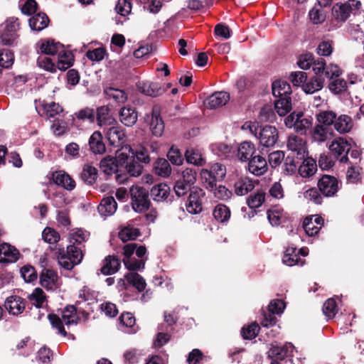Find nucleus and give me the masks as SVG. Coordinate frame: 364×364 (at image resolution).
<instances>
[{"instance_id":"obj_1","label":"nucleus","mask_w":364,"mask_h":364,"mask_svg":"<svg viewBox=\"0 0 364 364\" xmlns=\"http://www.w3.org/2000/svg\"><path fill=\"white\" fill-rule=\"evenodd\" d=\"M134 151L129 144L122 145L115 151V179L124 183L131 176H139L142 173L143 166L134 160Z\"/></svg>"},{"instance_id":"obj_2","label":"nucleus","mask_w":364,"mask_h":364,"mask_svg":"<svg viewBox=\"0 0 364 364\" xmlns=\"http://www.w3.org/2000/svg\"><path fill=\"white\" fill-rule=\"evenodd\" d=\"M242 128L248 129L259 139L260 144L267 148L274 146L279 138L278 131L273 126H265L261 128L257 122H246Z\"/></svg>"},{"instance_id":"obj_3","label":"nucleus","mask_w":364,"mask_h":364,"mask_svg":"<svg viewBox=\"0 0 364 364\" xmlns=\"http://www.w3.org/2000/svg\"><path fill=\"white\" fill-rule=\"evenodd\" d=\"M57 254L58 263L67 270H71L75 265L79 264L83 258L82 250L74 243L67 247L66 252L64 249H59Z\"/></svg>"},{"instance_id":"obj_4","label":"nucleus","mask_w":364,"mask_h":364,"mask_svg":"<svg viewBox=\"0 0 364 364\" xmlns=\"http://www.w3.org/2000/svg\"><path fill=\"white\" fill-rule=\"evenodd\" d=\"M284 124L288 128H293L299 134H305L313 124V118L303 112H293L284 119Z\"/></svg>"},{"instance_id":"obj_5","label":"nucleus","mask_w":364,"mask_h":364,"mask_svg":"<svg viewBox=\"0 0 364 364\" xmlns=\"http://www.w3.org/2000/svg\"><path fill=\"white\" fill-rule=\"evenodd\" d=\"M20 23L18 18H8L4 23V28L0 33L1 42L4 46H16L18 45Z\"/></svg>"},{"instance_id":"obj_6","label":"nucleus","mask_w":364,"mask_h":364,"mask_svg":"<svg viewBox=\"0 0 364 364\" xmlns=\"http://www.w3.org/2000/svg\"><path fill=\"white\" fill-rule=\"evenodd\" d=\"M360 6V2L356 0H349L343 4L337 3L332 8V16L338 22H344L351 14H355Z\"/></svg>"},{"instance_id":"obj_7","label":"nucleus","mask_w":364,"mask_h":364,"mask_svg":"<svg viewBox=\"0 0 364 364\" xmlns=\"http://www.w3.org/2000/svg\"><path fill=\"white\" fill-rule=\"evenodd\" d=\"M130 196L132 208L135 212L143 213L149 210L151 203L146 189L138 186H133L130 188Z\"/></svg>"},{"instance_id":"obj_8","label":"nucleus","mask_w":364,"mask_h":364,"mask_svg":"<svg viewBox=\"0 0 364 364\" xmlns=\"http://www.w3.org/2000/svg\"><path fill=\"white\" fill-rule=\"evenodd\" d=\"M136 249V243H129L123 247L122 261L125 267L129 271H141L145 267L146 259H136L133 257Z\"/></svg>"},{"instance_id":"obj_9","label":"nucleus","mask_w":364,"mask_h":364,"mask_svg":"<svg viewBox=\"0 0 364 364\" xmlns=\"http://www.w3.org/2000/svg\"><path fill=\"white\" fill-rule=\"evenodd\" d=\"M341 186L338 180L330 175H323L318 181L319 191L326 197L333 196Z\"/></svg>"},{"instance_id":"obj_10","label":"nucleus","mask_w":364,"mask_h":364,"mask_svg":"<svg viewBox=\"0 0 364 364\" xmlns=\"http://www.w3.org/2000/svg\"><path fill=\"white\" fill-rule=\"evenodd\" d=\"M128 285H132L139 291H142L145 289L146 284L141 275L136 272H129L125 274L124 279H120L117 282L119 291L126 289Z\"/></svg>"},{"instance_id":"obj_11","label":"nucleus","mask_w":364,"mask_h":364,"mask_svg":"<svg viewBox=\"0 0 364 364\" xmlns=\"http://www.w3.org/2000/svg\"><path fill=\"white\" fill-rule=\"evenodd\" d=\"M205 196L203 189L193 187L191 191L186 204L187 211L191 214H197L202 210V198Z\"/></svg>"},{"instance_id":"obj_12","label":"nucleus","mask_w":364,"mask_h":364,"mask_svg":"<svg viewBox=\"0 0 364 364\" xmlns=\"http://www.w3.org/2000/svg\"><path fill=\"white\" fill-rule=\"evenodd\" d=\"M350 149V144L342 137H338L333 139L329 145L330 151L336 156V157L342 156L340 159L341 162H346L348 161L347 154Z\"/></svg>"},{"instance_id":"obj_13","label":"nucleus","mask_w":364,"mask_h":364,"mask_svg":"<svg viewBox=\"0 0 364 364\" xmlns=\"http://www.w3.org/2000/svg\"><path fill=\"white\" fill-rule=\"evenodd\" d=\"M287 146L289 151L296 154L301 159H304L306 154V141L295 134H291L288 137Z\"/></svg>"},{"instance_id":"obj_14","label":"nucleus","mask_w":364,"mask_h":364,"mask_svg":"<svg viewBox=\"0 0 364 364\" xmlns=\"http://www.w3.org/2000/svg\"><path fill=\"white\" fill-rule=\"evenodd\" d=\"M137 87L141 93L152 97L160 96L166 92V89L159 83L150 81L139 82Z\"/></svg>"},{"instance_id":"obj_15","label":"nucleus","mask_w":364,"mask_h":364,"mask_svg":"<svg viewBox=\"0 0 364 364\" xmlns=\"http://www.w3.org/2000/svg\"><path fill=\"white\" fill-rule=\"evenodd\" d=\"M20 257L19 251L9 243L0 245V263L16 262Z\"/></svg>"},{"instance_id":"obj_16","label":"nucleus","mask_w":364,"mask_h":364,"mask_svg":"<svg viewBox=\"0 0 364 364\" xmlns=\"http://www.w3.org/2000/svg\"><path fill=\"white\" fill-rule=\"evenodd\" d=\"M26 301L19 296H10L6 298L4 306L9 314L18 315L21 314L26 308Z\"/></svg>"},{"instance_id":"obj_17","label":"nucleus","mask_w":364,"mask_h":364,"mask_svg":"<svg viewBox=\"0 0 364 364\" xmlns=\"http://www.w3.org/2000/svg\"><path fill=\"white\" fill-rule=\"evenodd\" d=\"M295 348L290 343H286L282 346H273L268 352V356L272 359L282 360L288 356H294Z\"/></svg>"},{"instance_id":"obj_18","label":"nucleus","mask_w":364,"mask_h":364,"mask_svg":"<svg viewBox=\"0 0 364 364\" xmlns=\"http://www.w3.org/2000/svg\"><path fill=\"white\" fill-rule=\"evenodd\" d=\"M229 100V93L224 91L215 92L205 100V105L208 108L215 109L226 105Z\"/></svg>"},{"instance_id":"obj_19","label":"nucleus","mask_w":364,"mask_h":364,"mask_svg":"<svg viewBox=\"0 0 364 364\" xmlns=\"http://www.w3.org/2000/svg\"><path fill=\"white\" fill-rule=\"evenodd\" d=\"M267 162L261 156L258 155L252 157L248 163V170L255 176H262L267 171Z\"/></svg>"},{"instance_id":"obj_20","label":"nucleus","mask_w":364,"mask_h":364,"mask_svg":"<svg viewBox=\"0 0 364 364\" xmlns=\"http://www.w3.org/2000/svg\"><path fill=\"white\" fill-rule=\"evenodd\" d=\"M323 220L321 217L312 215L305 218L303 228L309 236H314L318 232L323 225Z\"/></svg>"},{"instance_id":"obj_21","label":"nucleus","mask_w":364,"mask_h":364,"mask_svg":"<svg viewBox=\"0 0 364 364\" xmlns=\"http://www.w3.org/2000/svg\"><path fill=\"white\" fill-rule=\"evenodd\" d=\"M53 182L68 191H72L75 188V181L63 171H55L53 173Z\"/></svg>"},{"instance_id":"obj_22","label":"nucleus","mask_w":364,"mask_h":364,"mask_svg":"<svg viewBox=\"0 0 364 364\" xmlns=\"http://www.w3.org/2000/svg\"><path fill=\"white\" fill-rule=\"evenodd\" d=\"M255 183L252 179L247 176H241L237 178L234 184V191L237 196H245L252 191Z\"/></svg>"},{"instance_id":"obj_23","label":"nucleus","mask_w":364,"mask_h":364,"mask_svg":"<svg viewBox=\"0 0 364 364\" xmlns=\"http://www.w3.org/2000/svg\"><path fill=\"white\" fill-rule=\"evenodd\" d=\"M50 19L46 14L39 12L29 19V26L31 30L41 31L48 27Z\"/></svg>"},{"instance_id":"obj_24","label":"nucleus","mask_w":364,"mask_h":364,"mask_svg":"<svg viewBox=\"0 0 364 364\" xmlns=\"http://www.w3.org/2000/svg\"><path fill=\"white\" fill-rule=\"evenodd\" d=\"M57 280L58 274L53 269L45 268L40 274V284L47 289H52Z\"/></svg>"},{"instance_id":"obj_25","label":"nucleus","mask_w":364,"mask_h":364,"mask_svg":"<svg viewBox=\"0 0 364 364\" xmlns=\"http://www.w3.org/2000/svg\"><path fill=\"white\" fill-rule=\"evenodd\" d=\"M317 171V165L312 158L304 159L302 164L299 166L298 171L303 178H309L314 176Z\"/></svg>"},{"instance_id":"obj_26","label":"nucleus","mask_w":364,"mask_h":364,"mask_svg":"<svg viewBox=\"0 0 364 364\" xmlns=\"http://www.w3.org/2000/svg\"><path fill=\"white\" fill-rule=\"evenodd\" d=\"M256 149L253 144L244 141L238 146L237 157L241 161H250Z\"/></svg>"},{"instance_id":"obj_27","label":"nucleus","mask_w":364,"mask_h":364,"mask_svg":"<svg viewBox=\"0 0 364 364\" xmlns=\"http://www.w3.org/2000/svg\"><path fill=\"white\" fill-rule=\"evenodd\" d=\"M90 150L95 154H102L105 151V145L102 141V136L100 132H95L89 139Z\"/></svg>"},{"instance_id":"obj_28","label":"nucleus","mask_w":364,"mask_h":364,"mask_svg":"<svg viewBox=\"0 0 364 364\" xmlns=\"http://www.w3.org/2000/svg\"><path fill=\"white\" fill-rule=\"evenodd\" d=\"M62 320L67 326L77 324L80 320L77 314V308L73 305L67 306L62 311Z\"/></svg>"},{"instance_id":"obj_29","label":"nucleus","mask_w":364,"mask_h":364,"mask_svg":"<svg viewBox=\"0 0 364 364\" xmlns=\"http://www.w3.org/2000/svg\"><path fill=\"white\" fill-rule=\"evenodd\" d=\"M324 80L321 76H315L304 83L303 90L307 94H312L321 90L323 87Z\"/></svg>"},{"instance_id":"obj_30","label":"nucleus","mask_w":364,"mask_h":364,"mask_svg":"<svg viewBox=\"0 0 364 364\" xmlns=\"http://www.w3.org/2000/svg\"><path fill=\"white\" fill-rule=\"evenodd\" d=\"M291 92L289 83L283 80H277L272 84V94L276 97H289Z\"/></svg>"},{"instance_id":"obj_31","label":"nucleus","mask_w":364,"mask_h":364,"mask_svg":"<svg viewBox=\"0 0 364 364\" xmlns=\"http://www.w3.org/2000/svg\"><path fill=\"white\" fill-rule=\"evenodd\" d=\"M283 262L288 266H294L296 264H304V261L299 257V252L295 247H288L282 258Z\"/></svg>"},{"instance_id":"obj_32","label":"nucleus","mask_w":364,"mask_h":364,"mask_svg":"<svg viewBox=\"0 0 364 364\" xmlns=\"http://www.w3.org/2000/svg\"><path fill=\"white\" fill-rule=\"evenodd\" d=\"M119 120L125 126H132L137 120V114L132 107H124L119 112Z\"/></svg>"},{"instance_id":"obj_33","label":"nucleus","mask_w":364,"mask_h":364,"mask_svg":"<svg viewBox=\"0 0 364 364\" xmlns=\"http://www.w3.org/2000/svg\"><path fill=\"white\" fill-rule=\"evenodd\" d=\"M83 182L87 185H92L97 178V169L90 164H85L80 174Z\"/></svg>"},{"instance_id":"obj_34","label":"nucleus","mask_w":364,"mask_h":364,"mask_svg":"<svg viewBox=\"0 0 364 364\" xmlns=\"http://www.w3.org/2000/svg\"><path fill=\"white\" fill-rule=\"evenodd\" d=\"M150 129L156 136H161L164 131V124L159 114L153 110L150 122Z\"/></svg>"},{"instance_id":"obj_35","label":"nucleus","mask_w":364,"mask_h":364,"mask_svg":"<svg viewBox=\"0 0 364 364\" xmlns=\"http://www.w3.org/2000/svg\"><path fill=\"white\" fill-rule=\"evenodd\" d=\"M109 105H103L97 107L96 111V119L99 124H111L114 121L110 114Z\"/></svg>"},{"instance_id":"obj_36","label":"nucleus","mask_w":364,"mask_h":364,"mask_svg":"<svg viewBox=\"0 0 364 364\" xmlns=\"http://www.w3.org/2000/svg\"><path fill=\"white\" fill-rule=\"evenodd\" d=\"M185 157L186 161L196 166H203L204 164V159L203 157L200 150L197 148H188L185 152Z\"/></svg>"},{"instance_id":"obj_37","label":"nucleus","mask_w":364,"mask_h":364,"mask_svg":"<svg viewBox=\"0 0 364 364\" xmlns=\"http://www.w3.org/2000/svg\"><path fill=\"white\" fill-rule=\"evenodd\" d=\"M169 192L170 188L166 183H159L151 188V196L154 200L160 202L168 198Z\"/></svg>"},{"instance_id":"obj_38","label":"nucleus","mask_w":364,"mask_h":364,"mask_svg":"<svg viewBox=\"0 0 364 364\" xmlns=\"http://www.w3.org/2000/svg\"><path fill=\"white\" fill-rule=\"evenodd\" d=\"M63 46L60 43H55L53 39H48L43 41L41 43L40 50L41 53L44 55H54L58 53L60 48H63Z\"/></svg>"},{"instance_id":"obj_39","label":"nucleus","mask_w":364,"mask_h":364,"mask_svg":"<svg viewBox=\"0 0 364 364\" xmlns=\"http://www.w3.org/2000/svg\"><path fill=\"white\" fill-rule=\"evenodd\" d=\"M353 127L351 118L346 114H342L336 118L334 127L341 134L348 132Z\"/></svg>"},{"instance_id":"obj_40","label":"nucleus","mask_w":364,"mask_h":364,"mask_svg":"<svg viewBox=\"0 0 364 364\" xmlns=\"http://www.w3.org/2000/svg\"><path fill=\"white\" fill-rule=\"evenodd\" d=\"M113 202L114 197L112 196L104 198L97 207L99 213L105 218L114 214V205L112 204Z\"/></svg>"},{"instance_id":"obj_41","label":"nucleus","mask_w":364,"mask_h":364,"mask_svg":"<svg viewBox=\"0 0 364 364\" xmlns=\"http://www.w3.org/2000/svg\"><path fill=\"white\" fill-rule=\"evenodd\" d=\"M331 130L322 124H317L312 131V138L315 141L321 143L326 141L331 134Z\"/></svg>"},{"instance_id":"obj_42","label":"nucleus","mask_w":364,"mask_h":364,"mask_svg":"<svg viewBox=\"0 0 364 364\" xmlns=\"http://www.w3.org/2000/svg\"><path fill=\"white\" fill-rule=\"evenodd\" d=\"M215 219L220 223H225L230 218V210L229 208L223 204L217 205L213 212Z\"/></svg>"},{"instance_id":"obj_43","label":"nucleus","mask_w":364,"mask_h":364,"mask_svg":"<svg viewBox=\"0 0 364 364\" xmlns=\"http://www.w3.org/2000/svg\"><path fill=\"white\" fill-rule=\"evenodd\" d=\"M140 235L139 230L127 225L119 232V237L123 241L134 240Z\"/></svg>"},{"instance_id":"obj_44","label":"nucleus","mask_w":364,"mask_h":364,"mask_svg":"<svg viewBox=\"0 0 364 364\" xmlns=\"http://www.w3.org/2000/svg\"><path fill=\"white\" fill-rule=\"evenodd\" d=\"M156 174L161 177H168L171 173V168L167 160L159 159L154 166Z\"/></svg>"},{"instance_id":"obj_45","label":"nucleus","mask_w":364,"mask_h":364,"mask_svg":"<svg viewBox=\"0 0 364 364\" xmlns=\"http://www.w3.org/2000/svg\"><path fill=\"white\" fill-rule=\"evenodd\" d=\"M275 109L279 116L286 115L291 109V103L289 97H282L276 101Z\"/></svg>"},{"instance_id":"obj_46","label":"nucleus","mask_w":364,"mask_h":364,"mask_svg":"<svg viewBox=\"0 0 364 364\" xmlns=\"http://www.w3.org/2000/svg\"><path fill=\"white\" fill-rule=\"evenodd\" d=\"M336 118V114L333 111H322L320 112L316 115L317 121L318 122V124H322L325 126H329L331 124H334L335 120Z\"/></svg>"},{"instance_id":"obj_47","label":"nucleus","mask_w":364,"mask_h":364,"mask_svg":"<svg viewBox=\"0 0 364 364\" xmlns=\"http://www.w3.org/2000/svg\"><path fill=\"white\" fill-rule=\"evenodd\" d=\"M329 80L330 82L328 84V88L334 94H339L344 91L347 87L346 81L342 78H340V77L331 79Z\"/></svg>"},{"instance_id":"obj_48","label":"nucleus","mask_w":364,"mask_h":364,"mask_svg":"<svg viewBox=\"0 0 364 364\" xmlns=\"http://www.w3.org/2000/svg\"><path fill=\"white\" fill-rule=\"evenodd\" d=\"M14 60V53L9 49H2L0 51V66L4 68L11 67Z\"/></svg>"},{"instance_id":"obj_49","label":"nucleus","mask_w":364,"mask_h":364,"mask_svg":"<svg viewBox=\"0 0 364 364\" xmlns=\"http://www.w3.org/2000/svg\"><path fill=\"white\" fill-rule=\"evenodd\" d=\"M200 177L204 186L209 190H213L216 186V178L212 175L209 170L203 168L200 171Z\"/></svg>"},{"instance_id":"obj_50","label":"nucleus","mask_w":364,"mask_h":364,"mask_svg":"<svg viewBox=\"0 0 364 364\" xmlns=\"http://www.w3.org/2000/svg\"><path fill=\"white\" fill-rule=\"evenodd\" d=\"M323 312L328 319L333 318L336 316L338 312V308L333 299H328L323 304Z\"/></svg>"},{"instance_id":"obj_51","label":"nucleus","mask_w":364,"mask_h":364,"mask_svg":"<svg viewBox=\"0 0 364 364\" xmlns=\"http://www.w3.org/2000/svg\"><path fill=\"white\" fill-rule=\"evenodd\" d=\"M283 211L277 208H274L267 211V218L272 226L279 225L283 219Z\"/></svg>"},{"instance_id":"obj_52","label":"nucleus","mask_w":364,"mask_h":364,"mask_svg":"<svg viewBox=\"0 0 364 364\" xmlns=\"http://www.w3.org/2000/svg\"><path fill=\"white\" fill-rule=\"evenodd\" d=\"M42 237L46 242L55 244L60 240V234L52 228H46L42 232Z\"/></svg>"},{"instance_id":"obj_53","label":"nucleus","mask_w":364,"mask_h":364,"mask_svg":"<svg viewBox=\"0 0 364 364\" xmlns=\"http://www.w3.org/2000/svg\"><path fill=\"white\" fill-rule=\"evenodd\" d=\"M48 318L53 328H56L58 331V333L63 336H67V332L64 328V322L62 318H60L58 315L55 314H49L48 315Z\"/></svg>"},{"instance_id":"obj_54","label":"nucleus","mask_w":364,"mask_h":364,"mask_svg":"<svg viewBox=\"0 0 364 364\" xmlns=\"http://www.w3.org/2000/svg\"><path fill=\"white\" fill-rule=\"evenodd\" d=\"M37 65L44 70L50 73L56 71V65L50 57L46 55H40L37 59Z\"/></svg>"},{"instance_id":"obj_55","label":"nucleus","mask_w":364,"mask_h":364,"mask_svg":"<svg viewBox=\"0 0 364 364\" xmlns=\"http://www.w3.org/2000/svg\"><path fill=\"white\" fill-rule=\"evenodd\" d=\"M114 156L108 155L102 159L100 163L101 171L107 176H111L113 173Z\"/></svg>"},{"instance_id":"obj_56","label":"nucleus","mask_w":364,"mask_h":364,"mask_svg":"<svg viewBox=\"0 0 364 364\" xmlns=\"http://www.w3.org/2000/svg\"><path fill=\"white\" fill-rule=\"evenodd\" d=\"M42 107L48 118L54 117L63 111L62 107L58 103H55L54 102L50 103H43Z\"/></svg>"},{"instance_id":"obj_57","label":"nucleus","mask_w":364,"mask_h":364,"mask_svg":"<svg viewBox=\"0 0 364 364\" xmlns=\"http://www.w3.org/2000/svg\"><path fill=\"white\" fill-rule=\"evenodd\" d=\"M282 166V172L285 175H293L297 168V163L295 161L293 156H288L285 159Z\"/></svg>"},{"instance_id":"obj_58","label":"nucleus","mask_w":364,"mask_h":364,"mask_svg":"<svg viewBox=\"0 0 364 364\" xmlns=\"http://www.w3.org/2000/svg\"><path fill=\"white\" fill-rule=\"evenodd\" d=\"M114 262V255L107 256L102 262V267L99 269L101 274L107 276L114 274V267L112 262Z\"/></svg>"},{"instance_id":"obj_59","label":"nucleus","mask_w":364,"mask_h":364,"mask_svg":"<svg viewBox=\"0 0 364 364\" xmlns=\"http://www.w3.org/2000/svg\"><path fill=\"white\" fill-rule=\"evenodd\" d=\"M75 115L80 120H87L91 123L94 122L96 119L95 110L90 107H85L80 109L79 112H76Z\"/></svg>"},{"instance_id":"obj_60","label":"nucleus","mask_w":364,"mask_h":364,"mask_svg":"<svg viewBox=\"0 0 364 364\" xmlns=\"http://www.w3.org/2000/svg\"><path fill=\"white\" fill-rule=\"evenodd\" d=\"M21 276L26 282H32L37 279V272L31 265H25L21 269Z\"/></svg>"},{"instance_id":"obj_61","label":"nucleus","mask_w":364,"mask_h":364,"mask_svg":"<svg viewBox=\"0 0 364 364\" xmlns=\"http://www.w3.org/2000/svg\"><path fill=\"white\" fill-rule=\"evenodd\" d=\"M28 298L31 301H33V304L39 309L43 306L46 299V295L41 289L36 288Z\"/></svg>"},{"instance_id":"obj_62","label":"nucleus","mask_w":364,"mask_h":364,"mask_svg":"<svg viewBox=\"0 0 364 364\" xmlns=\"http://www.w3.org/2000/svg\"><path fill=\"white\" fill-rule=\"evenodd\" d=\"M213 195L219 200H225L229 199L232 196V191L228 190L225 186L220 185L214 187L213 190Z\"/></svg>"},{"instance_id":"obj_63","label":"nucleus","mask_w":364,"mask_h":364,"mask_svg":"<svg viewBox=\"0 0 364 364\" xmlns=\"http://www.w3.org/2000/svg\"><path fill=\"white\" fill-rule=\"evenodd\" d=\"M265 199V193L263 192L257 193L247 198V205L250 208H257L262 205Z\"/></svg>"},{"instance_id":"obj_64","label":"nucleus","mask_w":364,"mask_h":364,"mask_svg":"<svg viewBox=\"0 0 364 364\" xmlns=\"http://www.w3.org/2000/svg\"><path fill=\"white\" fill-rule=\"evenodd\" d=\"M259 330V326L256 323H253L242 329V336L245 339H252L257 336Z\"/></svg>"}]
</instances>
